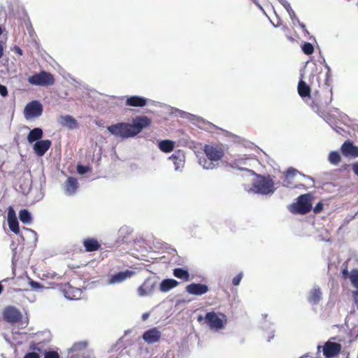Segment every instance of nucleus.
Masks as SVG:
<instances>
[{
    "label": "nucleus",
    "mask_w": 358,
    "mask_h": 358,
    "mask_svg": "<svg viewBox=\"0 0 358 358\" xmlns=\"http://www.w3.org/2000/svg\"><path fill=\"white\" fill-rule=\"evenodd\" d=\"M43 358H59V355L55 350H45Z\"/></svg>",
    "instance_id": "nucleus-38"
},
{
    "label": "nucleus",
    "mask_w": 358,
    "mask_h": 358,
    "mask_svg": "<svg viewBox=\"0 0 358 358\" xmlns=\"http://www.w3.org/2000/svg\"><path fill=\"white\" fill-rule=\"evenodd\" d=\"M322 291L318 285H314L307 294V301L312 306L318 305L322 299Z\"/></svg>",
    "instance_id": "nucleus-12"
},
{
    "label": "nucleus",
    "mask_w": 358,
    "mask_h": 358,
    "mask_svg": "<svg viewBox=\"0 0 358 358\" xmlns=\"http://www.w3.org/2000/svg\"><path fill=\"white\" fill-rule=\"evenodd\" d=\"M110 134L115 137L126 139L134 137L129 123L118 122L107 127Z\"/></svg>",
    "instance_id": "nucleus-5"
},
{
    "label": "nucleus",
    "mask_w": 358,
    "mask_h": 358,
    "mask_svg": "<svg viewBox=\"0 0 358 358\" xmlns=\"http://www.w3.org/2000/svg\"><path fill=\"white\" fill-rule=\"evenodd\" d=\"M174 142L170 140H162L158 143L159 150L164 152H170L174 148Z\"/></svg>",
    "instance_id": "nucleus-31"
},
{
    "label": "nucleus",
    "mask_w": 358,
    "mask_h": 358,
    "mask_svg": "<svg viewBox=\"0 0 358 358\" xmlns=\"http://www.w3.org/2000/svg\"><path fill=\"white\" fill-rule=\"evenodd\" d=\"M29 285H30V287H31L33 289H35V290H36V289H41V288H43V286L41 283H39V282H36V281H34V280H31L29 281Z\"/></svg>",
    "instance_id": "nucleus-41"
},
{
    "label": "nucleus",
    "mask_w": 358,
    "mask_h": 358,
    "mask_svg": "<svg viewBox=\"0 0 358 358\" xmlns=\"http://www.w3.org/2000/svg\"><path fill=\"white\" fill-rule=\"evenodd\" d=\"M59 123L69 129H73L77 126V121L71 115H64L59 117Z\"/></svg>",
    "instance_id": "nucleus-27"
},
{
    "label": "nucleus",
    "mask_w": 358,
    "mask_h": 358,
    "mask_svg": "<svg viewBox=\"0 0 358 358\" xmlns=\"http://www.w3.org/2000/svg\"><path fill=\"white\" fill-rule=\"evenodd\" d=\"M11 248L13 250L12 262H13V264H14V262L15 259V255H16V247L15 246V245L13 243L11 245Z\"/></svg>",
    "instance_id": "nucleus-50"
},
{
    "label": "nucleus",
    "mask_w": 358,
    "mask_h": 358,
    "mask_svg": "<svg viewBox=\"0 0 358 358\" xmlns=\"http://www.w3.org/2000/svg\"><path fill=\"white\" fill-rule=\"evenodd\" d=\"M134 274V271L126 270L113 275L108 280L109 285L121 283Z\"/></svg>",
    "instance_id": "nucleus-20"
},
{
    "label": "nucleus",
    "mask_w": 358,
    "mask_h": 358,
    "mask_svg": "<svg viewBox=\"0 0 358 358\" xmlns=\"http://www.w3.org/2000/svg\"><path fill=\"white\" fill-rule=\"evenodd\" d=\"M133 232V229L131 227L129 226L124 225L121 227L117 233V243H122L126 241V238L127 236Z\"/></svg>",
    "instance_id": "nucleus-25"
},
{
    "label": "nucleus",
    "mask_w": 358,
    "mask_h": 358,
    "mask_svg": "<svg viewBox=\"0 0 358 358\" xmlns=\"http://www.w3.org/2000/svg\"><path fill=\"white\" fill-rule=\"evenodd\" d=\"M87 345V343L85 341L78 342L73 344L71 348L72 351H79L85 349Z\"/></svg>",
    "instance_id": "nucleus-37"
},
{
    "label": "nucleus",
    "mask_w": 358,
    "mask_h": 358,
    "mask_svg": "<svg viewBox=\"0 0 358 358\" xmlns=\"http://www.w3.org/2000/svg\"><path fill=\"white\" fill-rule=\"evenodd\" d=\"M43 130L42 129L39 127H36L33 129H31L28 136H27V141L29 143H32L34 142H36L40 141L43 137Z\"/></svg>",
    "instance_id": "nucleus-26"
},
{
    "label": "nucleus",
    "mask_w": 358,
    "mask_h": 358,
    "mask_svg": "<svg viewBox=\"0 0 358 358\" xmlns=\"http://www.w3.org/2000/svg\"><path fill=\"white\" fill-rule=\"evenodd\" d=\"M47 276L50 277L51 279H57V280L61 279V276L58 275L55 272H53V273H48L47 274Z\"/></svg>",
    "instance_id": "nucleus-48"
},
{
    "label": "nucleus",
    "mask_w": 358,
    "mask_h": 358,
    "mask_svg": "<svg viewBox=\"0 0 358 358\" xmlns=\"http://www.w3.org/2000/svg\"><path fill=\"white\" fill-rule=\"evenodd\" d=\"M22 317L20 311L14 306H7L3 309V318L10 324L19 322Z\"/></svg>",
    "instance_id": "nucleus-10"
},
{
    "label": "nucleus",
    "mask_w": 358,
    "mask_h": 358,
    "mask_svg": "<svg viewBox=\"0 0 358 358\" xmlns=\"http://www.w3.org/2000/svg\"><path fill=\"white\" fill-rule=\"evenodd\" d=\"M85 358V357H84Z\"/></svg>",
    "instance_id": "nucleus-64"
},
{
    "label": "nucleus",
    "mask_w": 358,
    "mask_h": 358,
    "mask_svg": "<svg viewBox=\"0 0 358 358\" xmlns=\"http://www.w3.org/2000/svg\"><path fill=\"white\" fill-rule=\"evenodd\" d=\"M24 358H40V356L35 352H31L27 353Z\"/></svg>",
    "instance_id": "nucleus-44"
},
{
    "label": "nucleus",
    "mask_w": 358,
    "mask_h": 358,
    "mask_svg": "<svg viewBox=\"0 0 358 358\" xmlns=\"http://www.w3.org/2000/svg\"><path fill=\"white\" fill-rule=\"evenodd\" d=\"M43 110V105L37 100L29 102L24 108V115L26 120L40 117Z\"/></svg>",
    "instance_id": "nucleus-8"
},
{
    "label": "nucleus",
    "mask_w": 358,
    "mask_h": 358,
    "mask_svg": "<svg viewBox=\"0 0 358 358\" xmlns=\"http://www.w3.org/2000/svg\"><path fill=\"white\" fill-rule=\"evenodd\" d=\"M28 82L33 85L36 86H49L55 83V79L50 73L41 71L28 78Z\"/></svg>",
    "instance_id": "nucleus-6"
},
{
    "label": "nucleus",
    "mask_w": 358,
    "mask_h": 358,
    "mask_svg": "<svg viewBox=\"0 0 358 358\" xmlns=\"http://www.w3.org/2000/svg\"><path fill=\"white\" fill-rule=\"evenodd\" d=\"M203 152L206 158L199 157V164L206 170H212L217 168L220 161L224 155L222 147L214 144L205 145Z\"/></svg>",
    "instance_id": "nucleus-2"
},
{
    "label": "nucleus",
    "mask_w": 358,
    "mask_h": 358,
    "mask_svg": "<svg viewBox=\"0 0 358 358\" xmlns=\"http://www.w3.org/2000/svg\"><path fill=\"white\" fill-rule=\"evenodd\" d=\"M78 188V182L76 178L69 177L65 182L64 185V193L67 196L73 195Z\"/></svg>",
    "instance_id": "nucleus-21"
},
{
    "label": "nucleus",
    "mask_w": 358,
    "mask_h": 358,
    "mask_svg": "<svg viewBox=\"0 0 358 358\" xmlns=\"http://www.w3.org/2000/svg\"><path fill=\"white\" fill-rule=\"evenodd\" d=\"M172 113L181 118L187 119L192 122H196L199 124L200 127L208 129L209 131H212V129L213 128L216 127L212 123L205 121L203 118H201L200 117H198V116L191 114L189 113L179 110L178 108H174L173 111Z\"/></svg>",
    "instance_id": "nucleus-7"
},
{
    "label": "nucleus",
    "mask_w": 358,
    "mask_h": 358,
    "mask_svg": "<svg viewBox=\"0 0 358 358\" xmlns=\"http://www.w3.org/2000/svg\"><path fill=\"white\" fill-rule=\"evenodd\" d=\"M324 67L327 69V72L326 73V83L328 81V78L330 76L331 69L327 64H324Z\"/></svg>",
    "instance_id": "nucleus-49"
},
{
    "label": "nucleus",
    "mask_w": 358,
    "mask_h": 358,
    "mask_svg": "<svg viewBox=\"0 0 358 358\" xmlns=\"http://www.w3.org/2000/svg\"><path fill=\"white\" fill-rule=\"evenodd\" d=\"M298 92L302 98L310 97V87L303 80H300L298 84Z\"/></svg>",
    "instance_id": "nucleus-29"
},
{
    "label": "nucleus",
    "mask_w": 358,
    "mask_h": 358,
    "mask_svg": "<svg viewBox=\"0 0 358 358\" xmlns=\"http://www.w3.org/2000/svg\"><path fill=\"white\" fill-rule=\"evenodd\" d=\"M353 296L355 299V304L358 308V290H355L353 292Z\"/></svg>",
    "instance_id": "nucleus-51"
},
{
    "label": "nucleus",
    "mask_w": 358,
    "mask_h": 358,
    "mask_svg": "<svg viewBox=\"0 0 358 358\" xmlns=\"http://www.w3.org/2000/svg\"><path fill=\"white\" fill-rule=\"evenodd\" d=\"M351 167L354 173L358 177V162L352 164Z\"/></svg>",
    "instance_id": "nucleus-47"
},
{
    "label": "nucleus",
    "mask_w": 358,
    "mask_h": 358,
    "mask_svg": "<svg viewBox=\"0 0 358 358\" xmlns=\"http://www.w3.org/2000/svg\"><path fill=\"white\" fill-rule=\"evenodd\" d=\"M321 348H322V347H321V346H320V345H319V346H317V349H318V350H320Z\"/></svg>",
    "instance_id": "nucleus-61"
},
{
    "label": "nucleus",
    "mask_w": 358,
    "mask_h": 358,
    "mask_svg": "<svg viewBox=\"0 0 358 358\" xmlns=\"http://www.w3.org/2000/svg\"><path fill=\"white\" fill-rule=\"evenodd\" d=\"M242 278H243V273H238L236 276H235L233 278V280H232L233 285L235 286L239 285V284L242 280Z\"/></svg>",
    "instance_id": "nucleus-42"
},
{
    "label": "nucleus",
    "mask_w": 358,
    "mask_h": 358,
    "mask_svg": "<svg viewBox=\"0 0 358 358\" xmlns=\"http://www.w3.org/2000/svg\"><path fill=\"white\" fill-rule=\"evenodd\" d=\"M185 289L189 294L201 296L209 291V287L206 284L194 282L187 285Z\"/></svg>",
    "instance_id": "nucleus-15"
},
{
    "label": "nucleus",
    "mask_w": 358,
    "mask_h": 358,
    "mask_svg": "<svg viewBox=\"0 0 358 358\" xmlns=\"http://www.w3.org/2000/svg\"><path fill=\"white\" fill-rule=\"evenodd\" d=\"M341 152L345 157H357L358 147L355 146L352 142L347 141L343 143L341 148Z\"/></svg>",
    "instance_id": "nucleus-17"
},
{
    "label": "nucleus",
    "mask_w": 358,
    "mask_h": 358,
    "mask_svg": "<svg viewBox=\"0 0 358 358\" xmlns=\"http://www.w3.org/2000/svg\"><path fill=\"white\" fill-rule=\"evenodd\" d=\"M298 24L303 29V30L304 31L308 33V31L306 30V26H305V24L303 23H301V22H299V23H298Z\"/></svg>",
    "instance_id": "nucleus-54"
},
{
    "label": "nucleus",
    "mask_w": 358,
    "mask_h": 358,
    "mask_svg": "<svg viewBox=\"0 0 358 358\" xmlns=\"http://www.w3.org/2000/svg\"><path fill=\"white\" fill-rule=\"evenodd\" d=\"M299 171L294 169V168H289L285 173V178L284 180L282 185L284 187H288V188H296L297 187L296 185H293L292 182V179L294 177V176L298 173Z\"/></svg>",
    "instance_id": "nucleus-24"
},
{
    "label": "nucleus",
    "mask_w": 358,
    "mask_h": 358,
    "mask_svg": "<svg viewBox=\"0 0 358 358\" xmlns=\"http://www.w3.org/2000/svg\"><path fill=\"white\" fill-rule=\"evenodd\" d=\"M52 144V142L50 140L45 139V140H41L38 141H36L34 146L33 149L36 154L39 156L42 157L45 155V153L49 150Z\"/></svg>",
    "instance_id": "nucleus-19"
},
{
    "label": "nucleus",
    "mask_w": 358,
    "mask_h": 358,
    "mask_svg": "<svg viewBox=\"0 0 358 358\" xmlns=\"http://www.w3.org/2000/svg\"><path fill=\"white\" fill-rule=\"evenodd\" d=\"M341 155L338 151H331L328 156V161L331 164L336 166L341 162Z\"/></svg>",
    "instance_id": "nucleus-34"
},
{
    "label": "nucleus",
    "mask_w": 358,
    "mask_h": 358,
    "mask_svg": "<svg viewBox=\"0 0 358 358\" xmlns=\"http://www.w3.org/2000/svg\"><path fill=\"white\" fill-rule=\"evenodd\" d=\"M280 3L285 8L286 10L292 8L289 3L287 0H280Z\"/></svg>",
    "instance_id": "nucleus-46"
},
{
    "label": "nucleus",
    "mask_w": 358,
    "mask_h": 358,
    "mask_svg": "<svg viewBox=\"0 0 358 358\" xmlns=\"http://www.w3.org/2000/svg\"><path fill=\"white\" fill-rule=\"evenodd\" d=\"M246 159H236L231 164V167L241 171L249 172L251 175H255L256 178L252 182L251 185H248L245 189L249 193L259 194L262 196L272 195L276 190L275 182L270 176H262L256 174L253 171L241 168V165L246 164Z\"/></svg>",
    "instance_id": "nucleus-1"
},
{
    "label": "nucleus",
    "mask_w": 358,
    "mask_h": 358,
    "mask_svg": "<svg viewBox=\"0 0 358 358\" xmlns=\"http://www.w3.org/2000/svg\"><path fill=\"white\" fill-rule=\"evenodd\" d=\"M81 294L80 289L69 287V289L65 292V297L71 300H76L80 299Z\"/></svg>",
    "instance_id": "nucleus-30"
},
{
    "label": "nucleus",
    "mask_w": 358,
    "mask_h": 358,
    "mask_svg": "<svg viewBox=\"0 0 358 358\" xmlns=\"http://www.w3.org/2000/svg\"><path fill=\"white\" fill-rule=\"evenodd\" d=\"M296 24H298L297 21L294 20V24H293L295 26Z\"/></svg>",
    "instance_id": "nucleus-60"
},
{
    "label": "nucleus",
    "mask_w": 358,
    "mask_h": 358,
    "mask_svg": "<svg viewBox=\"0 0 358 358\" xmlns=\"http://www.w3.org/2000/svg\"><path fill=\"white\" fill-rule=\"evenodd\" d=\"M278 1L280 2V0H278Z\"/></svg>",
    "instance_id": "nucleus-63"
},
{
    "label": "nucleus",
    "mask_w": 358,
    "mask_h": 358,
    "mask_svg": "<svg viewBox=\"0 0 358 358\" xmlns=\"http://www.w3.org/2000/svg\"><path fill=\"white\" fill-rule=\"evenodd\" d=\"M197 320L198 322H201V321L204 320L205 321V317H203L201 315H199L197 317Z\"/></svg>",
    "instance_id": "nucleus-55"
},
{
    "label": "nucleus",
    "mask_w": 358,
    "mask_h": 358,
    "mask_svg": "<svg viewBox=\"0 0 358 358\" xmlns=\"http://www.w3.org/2000/svg\"><path fill=\"white\" fill-rule=\"evenodd\" d=\"M341 350V345L337 343L327 342L323 346V354L327 357H333L338 355Z\"/></svg>",
    "instance_id": "nucleus-16"
},
{
    "label": "nucleus",
    "mask_w": 358,
    "mask_h": 358,
    "mask_svg": "<svg viewBox=\"0 0 358 358\" xmlns=\"http://www.w3.org/2000/svg\"><path fill=\"white\" fill-rule=\"evenodd\" d=\"M271 23H272L273 26H274L275 27H276V25L273 22H271Z\"/></svg>",
    "instance_id": "nucleus-62"
},
{
    "label": "nucleus",
    "mask_w": 358,
    "mask_h": 358,
    "mask_svg": "<svg viewBox=\"0 0 358 358\" xmlns=\"http://www.w3.org/2000/svg\"><path fill=\"white\" fill-rule=\"evenodd\" d=\"M13 50L15 53H17L20 55H22V50L18 46H15L13 48Z\"/></svg>",
    "instance_id": "nucleus-52"
},
{
    "label": "nucleus",
    "mask_w": 358,
    "mask_h": 358,
    "mask_svg": "<svg viewBox=\"0 0 358 358\" xmlns=\"http://www.w3.org/2000/svg\"><path fill=\"white\" fill-rule=\"evenodd\" d=\"M150 316V313H145L142 315V320L143 321H145Z\"/></svg>",
    "instance_id": "nucleus-53"
},
{
    "label": "nucleus",
    "mask_w": 358,
    "mask_h": 358,
    "mask_svg": "<svg viewBox=\"0 0 358 358\" xmlns=\"http://www.w3.org/2000/svg\"><path fill=\"white\" fill-rule=\"evenodd\" d=\"M151 121L147 116L141 115L136 117L133 120V123L130 124L134 136L138 135L143 129L148 127Z\"/></svg>",
    "instance_id": "nucleus-11"
},
{
    "label": "nucleus",
    "mask_w": 358,
    "mask_h": 358,
    "mask_svg": "<svg viewBox=\"0 0 358 358\" xmlns=\"http://www.w3.org/2000/svg\"><path fill=\"white\" fill-rule=\"evenodd\" d=\"M148 103V99L141 96H127L126 105L131 107H143Z\"/></svg>",
    "instance_id": "nucleus-22"
},
{
    "label": "nucleus",
    "mask_w": 358,
    "mask_h": 358,
    "mask_svg": "<svg viewBox=\"0 0 358 358\" xmlns=\"http://www.w3.org/2000/svg\"><path fill=\"white\" fill-rule=\"evenodd\" d=\"M83 245L87 252L96 251L101 247L98 241L93 238L85 239L83 241Z\"/></svg>",
    "instance_id": "nucleus-28"
},
{
    "label": "nucleus",
    "mask_w": 358,
    "mask_h": 358,
    "mask_svg": "<svg viewBox=\"0 0 358 358\" xmlns=\"http://www.w3.org/2000/svg\"><path fill=\"white\" fill-rule=\"evenodd\" d=\"M342 273H343V275L345 277L346 275H348V270H347L346 268L343 269V271H342Z\"/></svg>",
    "instance_id": "nucleus-56"
},
{
    "label": "nucleus",
    "mask_w": 358,
    "mask_h": 358,
    "mask_svg": "<svg viewBox=\"0 0 358 358\" xmlns=\"http://www.w3.org/2000/svg\"><path fill=\"white\" fill-rule=\"evenodd\" d=\"M313 196L310 193L300 195L296 201L289 206V210L293 214L305 215L312 209Z\"/></svg>",
    "instance_id": "nucleus-3"
},
{
    "label": "nucleus",
    "mask_w": 358,
    "mask_h": 358,
    "mask_svg": "<svg viewBox=\"0 0 358 358\" xmlns=\"http://www.w3.org/2000/svg\"><path fill=\"white\" fill-rule=\"evenodd\" d=\"M76 169L80 175H84L90 170V169L88 166H83L82 164H78Z\"/></svg>",
    "instance_id": "nucleus-39"
},
{
    "label": "nucleus",
    "mask_w": 358,
    "mask_h": 358,
    "mask_svg": "<svg viewBox=\"0 0 358 358\" xmlns=\"http://www.w3.org/2000/svg\"><path fill=\"white\" fill-rule=\"evenodd\" d=\"M8 224L10 229L17 234L20 232L19 223L16 217L15 212L13 207L8 208Z\"/></svg>",
    "instance_id": "nucleus-18"
},
{
    "label": "nucleus",
    "mask_w": 358,
    "mask_h": 358,
    "mask_svg": "<svg viewBox=\"0 0 358 358\" xmlns=\"http://www.w3.org/2000/svg\"><path fill=\"white\" fill-rule=\"evenodd\" d=\"M205 322L210 330L218 331L224 328L227 318L222 313L211 311L206 314Z\"/></svg>",
    "instance_id": "nucleus-4"
},
{
    "label": "nucleus",
    "mask_w": 358,
    "mask_h": 358,
    "mask_svg": "<svg viewBox=\"0 0 358 358\" xmlns=\"http://www.w3.org/2000/svg\"><path fill=\"white\" fill-rule=\"evenodd\" d=\"M308 178L312 181H313V179L311 177H308Z\"/></svg>",
    "instance_id": "nucleus-59"
},
{
    "label": "nucleus",
    "mask_w": 358,
    "mask_h": 358,
    "mask_svg": "<svg viewBox=\"0 0 358 358\" xmlns=\"http://www.w3.org/2000/svg\"><path fill=\"white\" fill-rule=\"evenodd\" d=\"M178 282L175 280V279H172V278H167V279H164L163 280L160 285H159V290L162 292H169L171 289L175 288L176 287H177L178 285Z\"/></svg>",
    "instance_id": "nucleus-23"
},
{
    "label": "nucleus",
    "mask_w": 358,
    "mask_h": 358,
    "mask_svg": "<svg viewBox=\"0 0 358 358\" xmlns=\"http://www.w3.org/2000/svg\"><path fill=\"white\" fill-rule=\"evenodd\" d=\"M19 219L24 224H30L32 221V216L28 210L22 209L19 212Z\"/></svg>",
    "instance_id": "nucleus-33"
},
{
    "label": "nucleus",
    "mask_w": 358,
    "mask_h": 358,
    "mask_svg": "<svg viewBox=\"0 0 358 358\" xmlns=\"http://www.w3.org/2000/svg\"><path fill=\"white\" fill-rule=\"evenodd\" d=\"M169 159L173 162L175 171H182L185 163L184 152L181 150L176 151L171 157H169Z\"/></svg>",
    "instance_id": "nucleus-13"
},
{
    "label": "nucleus",
    "mask_w": 358,
    "mask_h": 358,
    "mask_svg": "<svg viewBox=\"0 0 358 358\" xmlns=\"http://www.w3.org/2000/svg\"><path fill=\"white\" fill-rule=\"evenodd\" d=\"M287 12L289 14V16L290 19L292 20L293 24H294V20L297 21V23H299V20L296 16L295 13L292 10V8H289V10H287Z\"/></svg>",
    "instance_id": "nucleus-40"
},
{
    "label": "nucleus",
    "mask_w": 358,
    "mask_h": 358,
    "mask_svg": "<svg viewBox=\"0 0 358 358\" xmlns=\"http://www.w3.org/2000/svg\"><path fill=\"white\" fill-rule=\"evenodd\" d=\"M349 277L352 286L358 290V270L353 269Z\"/></svg>",
    "instance_id": "nucleus-35"
},
{
    "label": "nucleus",
    "mask_w": 358,
    "mask_h": 358,
    "mask_svg": "<svg viewBox=\"0 0 358 358\" xmlns=\"http://www.w3.org/2000/svg\"><path fill=\"white\" fill-rule=\"evenodd\" d=\"M162 336V333L157 327L149 329L144 331L142 335V338L148 345L157 343Z\"/></svg>",
    "instance_id": "nucleus-14"
},
{
    "label": "nucleus",
    "mask_w": 358,
    "mask_h": 358,
    "mask_svg": "<svg viewBox=\"0 0 358 358\" xmlns=\"http://www.w3.org/2000/svg\"><path fill=\"white\" fill-rule=\"evenodd\" d=\"M173 275L177 278L188 281L189 280V273L187 270L182 268H176L173 269Z\"/></svg>",
    "instance_id": "nucleus-32"
},
{
    "label": "nucleus",
    "mask_w": 358,
    "mask_h": 358,
    "mask_svg": "<svg viewBox=\"0 0 358 358\" xmlns=\"http://www.w3.org/2000/svg\"><path fill=\"white\" fill-rule=\"evenodd\" d=\"M157 281L152 277L147 278L136 290L139 297L152 296L155 292Z\"/></svg>",
    "instance_id": "nucleus-9"
},
{
    "label": "nucleus",
    "mask_w": 358,
    "mask_h": 358,
    "mask_svg": "<svg viewBox=\"0 0 358 358\" xmlns=\"http://www.w3.org/2000/svg\"><path fill=\"white\" fill-rule=\"evenodd\" d=\"M3 53V49L2 45L0 44V58L2 57Z\"/></svg>",
    "instance_id": "nucleus-58"
},
{
    "label": "nucleus",
    "mask_w": 358,
    "mask_h": 358,
    "mask_svg": "<svg viewBox=\"0 0 358 358\" xmlns=\"http://www.w3.org/2000/svg\"><path fill=\"white\" fill-rule=\"evenodd\" d=\"M0 94L2 96H6L8 94L7 87L0 84Z\"/></svg>",
    "instance_id": "nucleus-45"
},
{
    "label": "nucleus",
    "mask_w": 358,
    "mask_h": 358,
    "mask_svg": "<svg viewBox=\"0 0 358 358\" xmlns=\"http://www.w3.org/2000/svg\"><path fill=\"white\" fill-rule=\"evenodd\" d=\"M302 51L306 55H311L314 51L313 45L309 42H305L301 46Z\"/></svg>",
    "instance_id": "nucleus-36"
},
{
    "label": "nucleus",
    "mask_w": 358,
    "mask_h": 358,
    "mask_svg": "<svg viewBox=\"0 0 358 358\" xmlns=\"http://www.w3.org/2000/svg\"><path fill=\"white\" fill-rule=\"evenodd\" d=\"M324 207V203L322 201H319L313 208V212L315 213H320Z\"/></svg>",
    "instance_id": "nucleus-43"
},
{
    "label": "nucleus",
    "mask_w": 358,
    "mask_h": 358,
    "mask_svg": "<svg viewBox=\"0 0 358 358\" xmlns=\"http://www.w3.org/2000/svg\"><path fill=\"white\" fill-rule=\"evenodd\" d=\"M358 215V211L352 216L348 217L349 220H352L356 217V216Z\"/></svg>",
    "instance_id": "nucleus-57"
}]
</instances>
